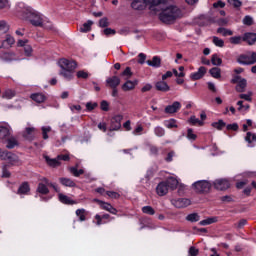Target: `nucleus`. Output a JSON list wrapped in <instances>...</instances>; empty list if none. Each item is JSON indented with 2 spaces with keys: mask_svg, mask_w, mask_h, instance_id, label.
Here are the masks:
<instances>
[{
  "mask_svg": "<svg viewBox=\"0 0 256 256\" xmlns=\"http://www.w3.org/2000/svg\"><path fill=\"white\" fill-rule=\"evenodd\" d=\"M181 17H183V12L179 7L173 5L162 9V13L159 14L160 21L166 25L173 24L177 19H181Z\"/></svg>",
  "mask_w": 256,
  "mask_h": 256,
  "instance_id": "f257e3e1",
  "label": "nucleus"
},
{
  "mask_svg": "<svg viewBox=\"0 0 256 256\" xmlns=\"http://www.w3.org/2000/svg\"><path fill=\"white\" fill-rule=\"evenodd\" d=\"M58 65L61 69L59 75L64 77L66 81H71V79H73V73H75V69H77V62L62 58L59 60Z\"/></svg>",
  "mask_w": 256,
  "mask_h": 256,
  "instance_id": "f03ea898",
  "label": "nucleus"
},
{
  "mask_svg": "<svg viewBox=\"0 0 256 256\" xmlns=\"http://www.w3.org/2000/svg\"><path fill=\"white\" fill-rule=\"evenodd\" d=\"M25 16L34 27H43V16L37 10L27 7L24 10Z\"/></svg>",
  "mask_w": 256,
  "mask_h": 256,
  "instance_id": "7ed1b4c3",
  "label": "nucleus"
},
{
  "mask_svg": "<svg viewBox=\"0 0 256 256\" xmlns=\"http://www.w3.org/2000/svg\"><path fill=\"white\" fill-rule=\"evenodd\" d=\"M147 6H150V9L153 7H159L158 0H134L131 3L132 9L135 11H143Z\"/></svg>",
  "mask_w": 256,
  "mask_h": 256,
  "instance_id": "20e7f679",
  "label": "nucleus"
},
{
  "mask_svg": "<svg viewBox=\"0 0 256 256\" xmlns=\"http://www.w3.org/2000/svg\"><path fill=\"white\" fill-rule=\"evenodd\" d=\"M211 187V182L207 180H198L192 184V189H194L196 193H209Z\"/></svg>",
  "mask_w": 256,
  "mask_h": 256,
  "instance_id": "39448f33",
  "label": "nucleus"
},
{
  "mask_svg": "<svg viewBox=\"0 0 256 256\" xmlns=\"http://www.w3.org/2000/svg\"><path fill=\"white\" fill-rule=\"evenodd\" d=\"M214 189L218 191H227L231 187L229 180L227 179H217L213 182Z\"/></svg>",
  "mask_w": 256,
  "mask_h": 256,
  "instance_id": "423d86ee",
  "label": "nucleus"
},
{
  "mask_svg": "<svg viewBox=\"0 0 256 256\" xmlns=\"http://www.w3.org/2000/svg\"><path fill=\"white\" fill-rule=\"evenodd\" d=\"M123 121V115L118 114L111 118L110 131H119L121 129V122Z\"/></svg>",
  "mask_w": 256,
  "mask_h": 256,
  "instance_id": "0eeeda50",
  "label": "nucleus"
},
{
  "mask_svg": "<svg viewBox=\"0 0 256 256\" xmlns=\"http://www.w3.org/2000/svg\"><path fill=\"white\" fill-rule=\"evenodd\" d=\"M156 193L159 197H165V195L169 193V186H167L165 181H162L157 185Z\"/></svg>",
  "mask_w": 256,
  "mask_h": 256,
  "instance_id": "6e6552de",
  "label": "nucleus"
},
{
  "mask_svg": "<svg viewBox=\"0 0 256 256\" xmlns=\"http://www.w3.org/2000/svg\"><path fill=\"white\" fill-rule=\"evenodd\" d=\"M181 109V102L175 101L171 105H168L165 107L164 111L165 113L171 115L173 113H177Z\"/></svg>",
  "mask_w": 256,
  "mask_h": 256,
  "instance_id": "1a4fd4ad",
  "label": "nucleus"
},
{
  "mask_svg": "<svg viewBox=\"0 0 256 256\" xmlns=\"http://www.w3.org/2000/svg\"><path fill=\"white\" fill-rule=\"evenodd\" d=\"M174 207H177V209H183L185 207H189L191 205V200L187 198H179L177 200H174L173 202Z\"/></svg>",
  "mask_w": 256,
  "mask_h": 256,
  "instance_id": "9d476101",
  "label": "nucleus"
},
{
  "mask_svg": "<svg viewBox=\"0 0 256 256\" xmlns=\"http://www.w3.org/2000/svg\"><path fill=\"white\" fill-rule=\"evenodd\" d=\"M22 137L27 141H33L35 139V127H27L22 132Z\"/></svg>",
  "mask_w": 256,
  "mask_h": 256,
  "instance_id": "9b49d317",
  "label": "nucleus"
},
{
  "mask_svg": "<svg viewBox=\"0 0 256 256\" xmlns=\"http://www.w3.org/2000/svg\"><path fill=\"white\" fill-rule=\"evenodd\" d=\"M205 73H207V68L202 66L198 69L197 72L192 73L190 77L193 81H199V79H203V77H205Z\"/></svg>",
  "mask_w": 256,
  "mask_h": 256,
  "instance_id": "f8f14e48",
  "label": "nucleus"
},
{
  "mask_svg": "<svg viewBox=\"0 0 256 256\" xmlns=\"http://www.w3.org/2000/svg\"><path fill=\"white\" fill-rule=\"evenodd\" d=\"M106 84L111 87V89H117L121 85V79L118 76H112L107 78Z\"/></svg>",
  "mask_w": 256,
  "mask_h": 256,
  "instance_id": "ddd939ff",
  "label": "nucleus"
},
{
  "mask_svg": "<svg viewBox=\"0 0 256 256\" xmlns=\"http://www.w3.org/2000/svg\"><path fill=\"white\" fill-rule=\"evenodd\" d=\"M58 199L60 203H63L64 205H77V201L71 199L69 196L63 193L58 194Z\"/></svg>",
  "mask_w": 256,
  "mask_h": 256,
  "instance_id": "4468645a",
  "label": "nucleus"
},
{
  "mask_svg": "<svg viewBox=\"0 0 256 256\" xmlns=\"http://www.w3.org/2000/svg\"><path fill=\"white\" fill-rule=\"evenodd\" d=\"M139 85V80H128L122 85V91H133Z\"/></svg>",
  "mask_w": 256,
  "mask_h": 256,
  "instance_id": "2eb2a0df",
  "label": "nucleus"
},
{
  "mask_svg": "<svg viewBox=\"0 0 256 256\" xmlns=\"http://www.w3.org/2000/svg\"><path fill=\"white\" fill-rule=\"evenodd\" d=\"M243 41H245L249 45H255V43H256V33L246 32L243 36Z\"/></svg>",
  "mask_w": 256,
  "mask_h": 256,
  "instance_id": "dca6fc26",
  "label": "nucleus"
},
{
  "mask_svg": "<svg viewBox=\"0 0 256 256\" xmlns=\"http://www.w3.org/2000/svg\"><path fill=\"white\" fill-rule=\"evenodd\" d=\"M11 137V129L7 126H0V141H5Z\"/></svg>",
  "mask_w": 256,
  "mask_h": 256,
  "instance_id": "f3484780",
  "label": "nucleus"
},
{
  "mask_svg": "<svg viewBox=\"0 0 256 256\" xmlns=\"http://www.w3.org/2000/svg\"><path fill=\"white\" fill-rule=\"evenodd\" d=\"M5 161H8V163H10V165H18L19 156H17L16 154L8 151L7 154H6Z\"/></svg>",
  "mask_w": 256,
  "mask_h": 256,
  "instance_id": "a211bd4d",
  "label": "nucleus"
},
{
  "mask_svg": "<svg viewBox=\"0 0 256 256\" xmlns=\"http://www.w3.org/2000/svg\"><path fill=\"white\" fill-rule=\"evenodd\" d=\"M237 63H239L240 65H253V62H252V58H251V55H240L238 58H237Z\"/></svg>",
  "mask_w": 256,
  "mask_h": 256,
  "instance_id": "6ab92c4d",
  "label": "nucleus"
},
{
  "mask_svg": "<svg viewBox=\"0 0 256 256\" xmlns=\"http://www.w3.org/2000/svg\"><path fill=\"white\" fill-rule=\"evenodd\" d=\"M155 87L157 91H161L162 93H167V91H170L169 84L165 81H158L155 83Z\"/></svg>",
  "mask_w": 256,
  "mask_h": 256,
  "instance_id": "aec40b11",
  "label": "nucleus"
},
{
  "mask_svg": "<svg viewBox=\"0 0 256 256\" xmlns=\"http://www.w3.org/2000/svg\"><path fill=\"white\" fill-rule=\"evenodd\" d=\"M4 141H6V149H15L19 145V141H17V138L13 136H9Z\"/></svg>",
  "mask_w": 256,
  "mask_h": 256,
  "instance_id": "412c9836",
  "label": "nucleus"
},
{
  "mask_svg": "<svg viewBox=\"0 0 256 256\" xmlns=\"http://www.w3.org/2000/svg\"><path fill=\"white\" fill-rule=\"evenodd\" d=\"M30 99L35 101V103H45V101H47V96L43 93H34L31 94Z\"/></svg>",
  "mask_w": 256,
  "mask_h": 256,
  "instance_id": "4be33fe9",
  "label": "nucleus"
},
{
  "mask_svg": "<svg viewBox=\"0 0 256 256\" xmlns=\"http://www.w3.org/2000/svg\"><path fill=\"white\" fill-rule=\"evenodd\" d=\"M146 63L147 65H149V67L159 69V67H161V58L159 56H154L152 60H147Z\"/></svg>",
  "mask_w": 256,
  "mask_h": 256,
  "instance_id": "5701e85b",
  "label": "nucleus"
},
{
  "mask_svg": "<svg viewBox=\"0 0 256 256\" xmlns=\"http://www.w3.org/2000/svg\"><path fill=\"white\" fill-rule=\"evenodd\" d=\"M47 187H49V185L45 184V182L41 180V182L38 184L37 192L41 195H49V188Z\"/></svg>",
  "mask_w": 256,
  "mask_h": 256,
  "instance_id": "b1692460",
  "label": "nucleus"
},
{
  "mask_svg": "<svg viewBox=\"0 0 256 256\" xmlns=\"http://www.w3.org/2000/svg\"><path fill=\"white\" fill-rule=\"evenodd\" d=\"M165 183L168 186V189H172V191H175V189H177V186L179 185V181H177V179H175L174 177L168 178Z\"/></svg>",
  "mask_w": 256,
  "mask_h": 256,
  "instance_id": "393cba45",
  "label": "nucleus"
},
{
  "mask_svg": "<svg viewBox=\"0 0 256 256\" xmlns=\"http://www.w3.org/2000/svg\"><path fill=\"white\" fill-rule=\"evenodd\" d=\"M59 182L61 183V185H63L64 187H76V183L75 181H73L70 178H65V177H61L59 178Z\"/></svg>",
  "mask_w": 256,
  "mask_h": 256,
  "instance_id": "a878e982",
  "label": "nucleus"
},
{
  "mask_svg": "<svg viewBox=\"0 0 256 256\" xmlns=\"http://www.w3.org/2000/svg\"><path fill=\"white\" fill-rule=\"evenodd\" d=\"M247 88V79H241L236 85L237 93H245V89Z\"/></svg>",
  "mask_w": 256,
  "mask_h": 256,
  "instance_id": "bb28decb",
  "label": "nucleus"
},
{
  "mask_svg": "<svg viewBox=\"0 0 256 256\" xmlns=\"http://www.w3.org/2000/svg\"><path fill=\"white\" fill-rule=\"evenodd\" d=\"M31 191V188L29 187V183L24 182L20 185L18 188V195H27Z\"/></svg>",
  "mask_w": 256,
  "mask_h": 256,
  "instance_id": "cd10ccee",
  "label": "nucleus"
},
{
  "mask_svg": "<svg viewBox=\"0 0 256 256\" xmlns=\"http://www.w3.org/2000/svg\"><path fill=\"white\" fill-rule=\"evenodd\" d=\"M45 160L50 167H59V165H61V162H59L58 157L51 159L49 158V156H46Z\"/></svg>",
  "mask_w": 256,
  "mask_h": 256,
  "instance_id": "c85d7f7f",
  "label": "nucleus"
},
{
  "mask_svg": "<svg viewBox=\"0 0 256 256\" xmlns=\"http://www.w3.org/2000/svg\"><path fill=\"white\" fill-rule=\"evenodd\" d=\"M209 73L214 79H221V68L214 67L209 70Z\"/></svg>",
  "mask_w": 256,
  "mask_h": 256,
  "instance_id": "c756f323",
  "label": "nucleus"
},
{
  "mask_svg": "<svg viewBox=\"0 0 256 256\" xmlns=\"http://www.w3.org/2000/svg\"><path fill=\"white\" fill-rule=\"evenodd\" d=\"M41 181H43V183H45V185H48V187H52V189H54V191H56V193H60L61 189L59 188V186H57L55 183H51L49 181V179L42 178Z\"/></svg>",
  "mask_w": 256,
  "mask_h": 256,
  "instance_id": "7c9ffc66",
  "label": "nucleus"
},
{
  "mask_svg": "<svg viewBox=\"0 0 256 256\" xmlns=\"http://www.w3.org/2000/svg\"><path fill=\"white\" fill-rule=\"evenodd\" d=\"M91 25H93V21L88 20L87 23H84V24L80 27V32H81V33H88V31H91Z\"/></svg>",
  "mask_w": 256,
  "mask_h": 256,
  "instance_id": "2f4dec72",
  "label": "nucleus"
},
{
  "mask_svg": "<svg viewBox=\"0 0 256 256\" xmlns=\"http://www.w3.org/2000/svg\"><path fill=\"white\" fill-rule=\"evenodd\" d=\"M165 127H167V129H177V120L175 119H170V120H166L164 122Z\"/></svg>",
  "mask_w": 256,
  "mask_h": 256,
  "instance_id": "473e14b6",
  "label": "nucleus"
},
{
  "mask_svg": "<svg viewBox=\"0 0 256 256\" xmlns=\"http://www.w3.org/2000/svg\"><path fill=\"white\" fill-rule=\"evenodd\" d=\"M217 33H219L220 35H223V37H229L233 35V31L223 27L218 28Z\"/></svg>",
  "mask_w": 256,
  "mask_h": 256,
  "instance_id": "72a5a7b5",
  "label": "nucleus"
},
{
  "mask_svg": "<svg viewBox=\"0 0 256 256\" xmlns=\"http://www.w3.org/2000/svg\"><path fill=\"white\" fill-rule=\"evenodd\" d=\"M229 41L232 45H241V43H243V37L233 36L229 38Z\"/></svg>",
  "mask_w": 256,
  "mask_h": 256,
  "instance_id": "f704fd0d",
  "label": "nucleus"
},
{
  "mask_svg": "<svg viewBox=\"0 0 256 256\" xmlns=\"http://www.w3.org/2000/svg\"><path fill=\"white\" fill-rule=\"evenodd\" d=\"M211 63L212 65L219 67L223 63V60L219 58L217 54H213L211 58Z\"/></svg>",
  "mask_w": 256,
  "mask_h": 256,
  "instance_id": "c9c22d12",
  "label": "nucleus"
},
{
  "mask_svg": "<svg viewBox=\"0 0 256 256\" xmlns=\"http://www.w3.org/2000/svg\"><path fill=\"white\" fill-rule=\"evenodd\" d=\"M213 223H217V217L207 218L205 220H202L199 222V225L205 226V225H211Z\"/></svg>",
  "mask_w": 256,
  "mask_h": 256,
  "instance_id": "e433bc0d",
  "label": "nucleus"
},
{
  "mask_svg": "<svg viewBox=\"0 0 256 256\" xmlns=\"http://www.w3.org/2000/svg\"><path fill=\"white\" fill-rule=\"evenodd\" d=\"M226 125L227 124L223 120L212 123V127H214V129H218V131H223V127H225Z\"/></svg>",
  "mask_w": 256,
  "mask_h": 256,
  "instance_id": "4c0bfd02",
  "label": "nucleus"
},
{
  "mask_svg": "<svg viewBox=\"0 0 256 256\" xmlns=\"http://www.w3.org/2000/svg\"><path fill=\"white\" fill-rule=\"evenodd\" d=\"M85 213H87V211L83 208L76 210V215L79 217V221H86L87 218L85 217Z\"/></svg>",
  "mask_w": 256,
  "mask_h": 256,
  "instance_id": "58836bf2",
  "label": "nucleus"
},
{
  "mask_svg": "<svg viewBox=\"0 0 256 256\" xmlns=\"http://www.w3.org/2000/svg\"><path fill=\"white\" fill-rule=\"evenodd\" d=\"M96 203L100 204L101 209H104V211H109L112 207L110 203L103 202L101 200L95 199Z\"/></svg>",
  "mask_w": 256,
  "mask_h": 256,
  "instance_id": "ea45409f",
  "label": "nucleus"
},
{
  "mask_svg": "<svg viewBox=\"0 0 256 256\" xmlns=\"http://www.w3.org/2000/svg\"><path fill=\"white\" fill-rule=\"evenodd\" d=\"M70 173H72V175H74V177H80V175H83V173H85V170L84 169L78 170L75 167H71Z\"/></svg>",
  "mask_w": 256,
  "mask_h": 256,
  "instance_id": "a19ab883",
  "label": "nucleus"
},
{
  "mask_svg": "<svg viewBox=\"0 0 256 256\" xmlns=\"http://www.w3.org/2000/svg\"><path fill=\"white\" fill-rule=\"evenodd\" d=\"M212 41L216 47H225V41L217 36H214Z\"/></svg>",
  "mask_w": 256,
  "mask_h": 256,
  "instance_id": "79ce46f5",
  "label": "nucleus"
},
{
  "mask_svg": "<svg viewBox=\"0 0 256 256\" xmlns=\"http://www.w3.org/2000/svg\"><path fill=\"white\" fill-rule=\"evenodd\" d=\"M154 133L157 137H164L165 129L163 127L157 126L154 128Z\"/></svg>",
  "mask_w": 256,
  "mask_h": 256,
  "instance_id": "37998d69",
  "label": "nucleus"
},
{
  "mask_svg": "<svg viewBox=\"0 0 256 256\" xmlns=\"http://www.w3.org/2000/svg\"><path fill=\"white\" fill-rule=\"evenodd\" d=\"M15 95V92L11 89L5 90V92L2 94L3 99H13V96Z\"/></svg>",
  "mask_w": 256,
  "mask_h": 256,
  "instance_id": "c03bdc74",
  "label": "nucleus"
},
{
  "mask_svg": "<svg viewBox=\"0 0 256 256\" xmlns=\"http://www.w3.org/2000/svg\"><path fill=\"white\" fill-rule=\"evenodd\" d=\"M142 213H145L146 215H155V209L151 206H144L142 207Z\"/></svg>",
  "mask_w": 256,
  "mask_h": 256,
  "instance_id": "a18cd8bd",
  "label": "nucleus"
},
{
  "mask_svg": "<svg viewBox=\"0 0 256 256\" xmlns=\"http://www.w3.org/2000/svg\"><path fill=\"white\" fill-rule=\"evenodd\" d=\"M5 43H7V45L11 46L15 44V38H13V36L11 35H6V39L2 42V47L3 45H5Z\"/></svg>",
  "mask_w": 256,
  "mask_h": 256,
  "instance_id": "49530a36",
  "label": "nucleus"
},
{
  "mask_svg": "<svg viewBox=\"0 0 256 256\" xmlns=\"http://www.w3.org/2000/svg\"><path fill=\"white\" fill-rule=\"evenodd\" d=\"M245 141L247 143H253V141H256V134L251 133V132H247L246 137H245Z\"/></svg>",
  "mask_w": 256,
  "mask_h": 256,
  "instance_id": "de8ad7c7",
  "label": "nucleus"
},
{
  "mask_svg": "<svg viewBox=\"0 0 256 256\" xmlns=\"http://www.w3.org/2000/svg\"><path fill=\"white\" fill-rule=\"evenodd\" d=\"M229 5H232L234 9H240V7L243 5V2L240 0H228Z\"/></svg>",
  "mask_w": 256,
  "mask_h": 256,
  "instance_id": "09e8293b",
  "label": "nucleus"
},
{
  "mask_svg": "<svg viewBox=\"0 0 256 256\" xmlns=\"http://www.w3.org/2000/svg\"><path fill=\"white\" fill-rule=\"evenodd\" d=\"M186 219H187V221H191V223H196V221H199V214H197V213L189 214L186 217Z\"/></svg>",
  "mask_w": 256,
  "mask_h": 256,
  "instance_id": "8fccbe9b",
  "label": "nucleus"
},
{
  "mask_svg": "<svg viewBox=\"0 0 256 256\" xmlns=\"http://www.w3.org/2000/svg\"><path fill=\"white\" fill-rule=\"evenodd\" d=\"M9 31V25H7V22L5 20L0 21V32L1 33H7Z\"/></svg>",
  "mask_w": 256,
  "mask_h": 256,
  "instance_id": "3c124183",
  "label": "nucleus"
},
{
  "mask_svg": "<svg viewBox=\"0 0 256 256\" xmlns=\"http://www.w3.org/2000/svg\"><path fill=\"white\" fill-rule=\"evenodd\" d=\"M122 77H126V79H130L133 77V72L131 71V67H126V69L121 73Z\"/></svg>",
  "mask_w": 256,
  "mask_h": 256,
  "instance_id": "603ef678",
  "label": "nucleus"
},
{
  "mask_svg": "<svg viewBox=\"0 0 256 256\" xmlns=\"http://www.w3.org/2000/svg\"><path fill=\"white\" fill-rule=\"evenodd\" d=\"M190 123H192V125H199L200 127H202V125H203V121L199 120V118H197L195 116L190 117Z\"/></svg>",
  "mask_w": 256,
  "mask_h": 256,
  "instance_id": "864d4df0",
  "label": "nucleus"
},
{
  "mask_svg": "<svg viewBox=\"0 0 256 256\" xmlns=\"http://www.w3.org/2000/svg\"><path fill=\"white\" fill-rule=\"evenodd\" d=\"M187 139L190 141H195V139H197V134L193 133V129L191 128L187 130Z\"/></svg>",
  "mask_w": 256,
  "mask_h": 256,
  "instance_id": "5fc2aeb1",
  "label": "nucleus"
},
{
  "mask_svg": "<svg viewBox=\"0 0 256 256\" xmlns=\"http://www.w3.org/2000/svg\"><path fill=\"white\" fill-rule=\"evenodd\" d=\"M47 133H51V127H42V137L45 140L49 139V135H47Z\"/></svg>",
  "mask_w": 256,
  "mask_h": 256,
  "instance_id": "6e6d98bb",
  "label": "nucleus"
},
{
  "mask_svg": "<svg viewBox=\"0 0 256 256\" xmlns=\"http://www.w3.org/2000/svg\"><path fill=\"white\" fill-rule=\"evenodd\" d=\"M76 76L78 79H87L89 77V73L85 72V70H80L77 72Z\"/></svg>",
  "mask_w": 256,
  "mask_h": 256,
  "instance_id": "4d7b16f0",
  "label": "nucleus"
},
{
  "mask_svg": "<svg viewBox=\"0 0 256 256\" xmlns=\"http://www.w3.org/2000/svg\"><path fill=\"white\" fill-rule=\"evenodd\" d=\"M99 27H102V28L109 27V19L107 17L100 19Z\"/></svg>",
  "mask_w": 256,
  "mask_h": 256,
  "instance_id": "13d9d810",
  "label": "nucleus"
},
{
  "mask_svg": "<svg viewBox=\"0 0 256 256\" xmlns=\"http://www.w3.org/2000/svg\"><path fill=\"white\" fill-rule=\"evenodd\" d=\"M106 195H108L110 199H119V197H121V195L115 191H107Z\"/></svg>",
  "mask_w": 256,
  "mask_h": 256,
  "instance_id": "bf43d9fd",
  "label": "nucleus"
},
{
  "mask_svg": "<svg viewBox=\"0 0 256 256\" xmlns=\"http://www.w3.org/2000/svg\"><path fill=\"white\" fill-rule=\"evenodd\" d=\"M226 129H227L228 131H239V124H237V123L228 124V125L226 126Z\"/></svg>",
  "mask_w": 256,
  "mask_h": 256,
  "instance_id": "052dcab7",
  "label": "nucleus"
},
{
  "mask_svg": "<svg viewBox=\"0 0 256 256\" xmlns=\"http://www.w3.org/2000/svg\"><path fill=\"white\" fill-rule=\"evenodd\" d=\"M2 177L8 179V177H11V172H9V170H7V165H4L2 167Z\"/></svg>",
  "mask_w": 256,
  "mask_h": 256,
  "instance_id": "680f3d73",
  "label": "nucleus"
},
{
  "mask_svg": "<svg viewBox=\"0 0 256 256\" xmlns=\"http://www.w3.org/2000/svg\"><path fill=\"white\" fill-rule=\"evenodd\" d=\"M220 201H222L223 203H233V196H229V195L222 196L220 198Z\"/></svg>",
  "mask_w": 256,
  "mask_h": 256,
  "instance_id": "e2e57ef3",
  "label": "nucleus"
},
{
  "mask_svg": "<svg viewBox=\"0 0 256 256\" xmlns=\"http://www.w3.org/2000/svg\"><path fill=\"white\" fill-rule=\"evenodd\" d=\"M243 24L248 26L253 25V18L251 16H245L243 19Z\"/></svg>",
  "mask_w": 256,
  "mask_h": 256,
  "instance_id": "0e129e2a",
  "label": "nucleus"
},
{
  "mask_svg": "<svg viewBox=\"0 0 256 256\" xmlns=\"http://www.w3.org/2000/svg\"><path fill=\"white\" fill-rule=\"evenodd\" d=\"M146 59H147V55H145V53H140L138 55V63L140 65H144Z\"/></svg>",
  "mask_w": 256,
  "mask_h": 256,
  "instance_id": "69168bd1",
  "label": "nucleus"
},
{
  "mask_svg": "<svg viewBox=\"0 0 256 256\" xmlns=\"http://www.w3.org/2000/svg\"><path fill=\"white\" fill-rule=\"evenodd\" d=\"M199 255V249L195 248L194 246H191L189 248V256H197Z\"/></svg>",
  "mask_w": 256,
  "mask_h": 256,
  "instance_id": "338daca9",
  "label": "nucleus"
},
{
  "mask_svg": "<svg viewBox=\"0 0 256 256\" xmlns=\"http://www.w3.org/2000/svg\"><path fill=\"white\" fill-rule=\"evenodd\" d=\"M97 108V102H88L86 104L87 111H93V109Z\"/></svg>",
  "mask_w": 256,
  "mask_h": 256,
  "instance_id": "774afa93",
  "label": "nucleus"
}]
</instances>
